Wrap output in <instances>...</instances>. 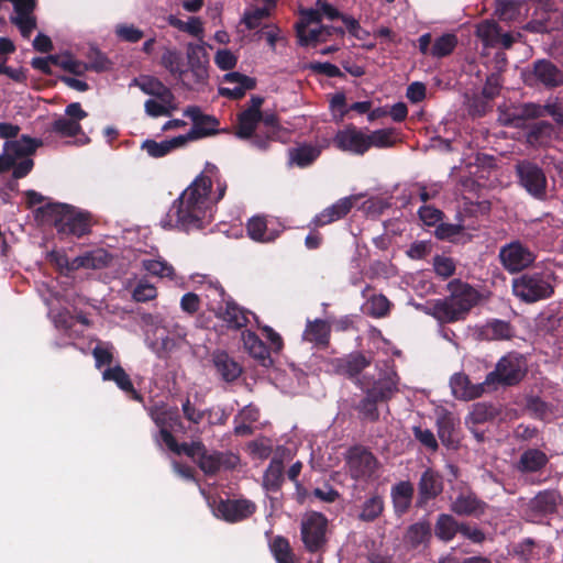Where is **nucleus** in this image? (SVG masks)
I'll list each match as a JSON object with an SVG mask.
<instances>
[{
	"label": "nucleus",
	"mask_w": 563,
	"mask_h": 563,
	"mask_svg": "<svg viewBox=\"0 0 563 563\" xmlns=\"http://www.w3.org/2000/svg\"><path fill=\"white\" fill-rule=\"evenodd\" d=\"M156 297V287L145 279H140L132 292V298L136 302H147Z\"/></svg>",
	"instance_id": "0e129e2a"
},
{
	"label": "nucleus",
	"mask_w": 563,
	"mask_h": 563,
	"mask_svg": "<svg viewBox=\"0 0 563 563\" xmlns=\"http://www.w3.org/2000/svg\"><path fill=\"white\" fill-rule=\"evenodd\" d=\"M554 126L549 121L531 124L526 133V142L532 147H547L551 143Z\"/></svg>",
	"instance_id": "72a5a7b5"
},
{
	"label": "nucleus",
	"mask_w": 563,
	"mask_h": 563,
	"mask_svg": "<svg viewBox=\"0 0 563 563\" xmlns=\"http://www.w3.org/2000/svg\"><path fill=\"white\" fill-rule=\"evenodd\" d=\"M334 146L353 155L363 156L368 151L367 134L353 124L339 130L333 137Z\"/></svg>",
	"instance_id": "2eb2a0df"
},
{
	"label": "nucleus",
	"mask_w": 563,
	"mask_h": 563,
	"mask_svg": "<svg viewBox=\"0 0 563 563\" xmlns=\"http://www.w3.org/2000/svg\"><path fill=\"white\" fill-rule=\"evenodd\" d=\"M247 235L256 242L267 243L273 242L278 236V231H269L267 221L264 217H252L246 223Z\"/></svg>",
	"instance_id": "e433bc0d"
},
{
	"label": "nucleus",
	"mask_w": 563,
	"mask_h": 563,
	"mask_svg": "<svg viewBox=\"0 0 563 563\" xmlns=\"http://www.w3.org/2000/svg\"><path fill=\"white\" fill-rule=\"evenodd\" d=\"M178 109L176 99L173 101H159L158 99H147L144 103L145 113L152 118L169 117Z\"/></svg>",
	"instance_id": "8fccbe9b"
},
{
	"label": "nucleus",
	"mask_w": 563,
	"mask_h": 563,
	"mask_svg": "<svg viewBox=\"0 0 563 563\" xmlns=\"http://www.w3.org/2000/svg\"><path fill=\"white\" fill-rule=\"evenodd\" d=\"M307 68L313 74L324 75L329 78H344V74L341 69L329 62H311Z\"/></svg>",
	"instance_id": "69168bd1"
},
{
	"label": "nucleus",
	"mask_w": 563,
	"mask_h": 563,
	"mask_svg": "<svg viewBox=\"0 0 563 563\" xmlns=\"http://www.w3.org/2000/svg\"><path fill=\"white\" fill-rule=\"evenodd\" d=\"M443 477L433 468H427L418 482L417 508H424L443 492Z\"/></svg>",
	"instance_id": "f3484780"
},
{
	"label": "nucleus",
	"mask_w": 563,
	"mask_h": 563,
	"mask_svg": "<svg viewBox=\"0 0 563 563\" xmlns=\"http://www.w3.org/2000/svg\"><path fill=\"white\" fill-rule=\"evenodd\" d=\"M188 69L196 67H208V59L205 49L199 45L190 44L187 51Z\"/></svg>",
	"instance_id": "774afa93"
},
{
	"label": "nucleus",
	"mask_w": 563,
	"mask_h": 563,
	"mask_svg": "<svg viewBox=\"0 0 563 563\" xmlns=\"http://www.w3.org/2000/svg\"><path fill=\"white\" fill-rule=\"evenodd\" d=\"M523 77L529 87L542 86L551 90L563 86V70L545 58L534 60Z\"/></svg>",
	"instance_id": "9d476101"
},
{
	"label": "nucleus",
	"mask_w": 563,
	"mask_h": 563,
	"mask_svg": "<svg viewBox=\"0 0 563 563\" xmlns=\"http://www.w3.org/2000/svg\"><path fill=\"white\" fill-rule=\"evenodd\" d=\"M431 538L432 529L430 522L427 520H421L410 525L404 536L405 543L411 549L428 545Z\"/></svg>",
	"instance_id": "2f4dec72"
},
{
	"label": "nucleus",
	"mask_w": 563,
	"mask_h": 563,
	"mask_svg": "<svg viewBox=\"0 0 563 563\" xmlns=\"http://www.w3.org/2000/svg\"><path fill=\"white\" fill-rule=\"evenodd\" d=\"M112 256L104 250H98L76 257L71 263V268L100 269L109 266Z\"/></svg>",
	"instance_id": "4c0bfd02"
},
{
	"label": "nucleus",
	"mask_w": 563,
	"mask_h": 563,
	"mask_svg": "<svg viewBox=\"0 0 563 563\" xmlns=\"http://www.w3.org/2000/svg\"><path fill=\"white\" fill-rule=\"evenodd\" d=\"M269 550L277 563H292L294 554L289 541L283 536H276L269 542Z\"/></svg>",
	"instance_id": "de8ad7c7"
},
{
	"label": "nucleus",
	"mask_w": 563,
	"mask_h": 563,
	"mask_svg": "<svg viewBox=\"0 0 563 563\" xmlns=\"http://www.w3.org/2000/svg\"><path fill=\"white\" fill-rule=\"evenodd\" d=\"M501 29L495 21L485 20L476 27V35L483 41L485 46H496V38Z\"/></svg>",
	"instance_id": "864d4df0"
},
{
	"label": "nucleus",
	"mask_w": 563,
	"mask_h": 563,
	"mask_svg": "<svg viewBox=\"0 0 563 563\" xmlns=\"http://www.w3.org/2000/svg\"><path fill=\"white\" fill-rule=\"evenodd\" d=\"M283 128L276 113L262 112L258 131L253 137V146L260 151H267L271 142L279 139Z\"/></svg>",
	"instance_id": "a211bd4d"
},
{
	"label": "nucleus",
	"mask_w": 563,
	"mask_h": 563,
	"mask_svg": "<svg viewBox=\"0 0 563 563\" xmlns=\"http://www.w3.org/2000/svg\"><path fill=\"white\" fill-rule=\"evenodd\" d=\"M212 363L217 373L227 383L236 380L243 372L242 366L225 351H214L212 353Z\"/></svg>",
	"instance_id": "b1692460"
},
{
	"label": "nucleus",
	"mask_w": 563,
	"mask_h": 563,
	"mask_svg": "<svg viewBox=\"0 0 563 563\" xmlns=\"http://www.w3.org/2000/svg\"><path fill=\"white\" fill-rule=\"evenodd\" d=\"M167 22L170 26L192 36H201L203 33L202 22L197 16H190L188 21H183L175 15H169Z\"/></svg>",
	"instance_id": "3c124183"
},
{
	"label": "nucleus",
	"mask_w": 563,
	"mask_h": 563,
	"mask_svg": "<svg viewBox=\"0 0 563 563\" xmlns=\"http://www.w3.org/2000/svg\"><path fill=\"white\" fill-rule=\"evenodd\" d=\"M242 339L245 350L252 357L261 361L263 365L272 363L269 349L255 332L244 331Z\"/></svg>",
	"instance_id": "c9c22d12"
},
{
	"label": "nucleus",
	"mask_w": 563,
	"mask_h": 563,
	"mask_svg": "<svg viewBox=\"0 0 563 563\" xmlns=\"http://www.w3.org/2000/svg\"><path fill=\"white\" fill-rule=\"evenodd\" d=\"M497 413L498 412L493 405L478 402L474 405L473 410L470 413V420L475 424H481L494 420Z\"/></svg>",
	"instance_id": "052dcab7"
},
{
	"label": "nucleus",
	"mask_w": 563,
	"mask_h": 563,
	"mask_svg": "<svg viewBox=\"0 0 563 563\" xmlns=\"http://www.w3.org/2000/svg\"><path fill=\"white\" fill-rule=\"evenodd\" d=\"M394 130L380 129L367 134L368 150L372 147L385 148L394 145Z\"/></svg>",
	"instance_id": "bf43d9fd"
},
{
	"label": "nucleus",
	"mask_w": 563,
	"mask_h": 563,
	"mask_svg": "<svg viewBox=\"0 0 563 563\" xmlns=\"http://www.w3.org/2000/svg\"><path fill=\"white\" fill-rule=\"evenodd\" d=\"M102 379L114 382L121 390L130 395L131 399L143 400V396L134 388L130 376L121 365L106 368L102 372Z\"/></svg>",
	"instance_id": "c756f323"
},
{
	"label": "nucleus",
	"mask_w": 563,
	"mask_h": 563,
	"mask_svg": "<svg viewBox=\"0 0 563 563\" xmlns=\"http://www.w3.org/2000/svg\"><path fill=\"white\" fill-rule=\"evenodd\" d=\"M372 358L361 352H353L343 357L332 361L334 372L350 379L357 378L358 375L371 365Z\"/></svg>",
	"instance_id": "aec40b11"
},
{
	"label": "nucleus",
	"mask_w": 563,
	"mask_h": 563,
	"mask_svg": "<svg viewBox=\"0 0 563 563\" xmlns=\"http://www.w3.org/2000/svg\"><path fill=\"white\" fill-rule=\"evenodd\" d=\"M184 115L192 121L190 131L181 135L185 144L189 141H196L218 133L219 120L213 115L202 113L198 106H188L184 110Z\"/></svg>",
	"instance_id": "4468645a"
},
{
	"label": "nucleus",
	"mask_w": 563,
	"mask_h": 563,
	"mask_svg": "<svg viewBox=\"0 0 563 563\" xmlns=\"http://www.w3.org/2000/svg\"><path fill=\"white\" fill-rule=\"evenodd\" d=\"M390 301L384 295H374L366 305L367 314L373 318H384L390 311Z\"/></svg>",
	"instance_id": "4d7b16f0"
},
{
	"label": "nucleus",
	"mask_w": 563,
	"mask_h": 563,
	"mask_svg": "<svg viewBox=\"0 0 563 563\" xmlns=\"http://www.w3.org/2000/svg\"><path fill=\"white\" fill-rule=\"evenodd\" d=\"M256 511V505L249 499H221L216 514L228 522H239L250 518Z\"/></svg>",
	"instance_id": "dca6fc26"
},
{
	"label": "nucleus",
	"mask_w": 563,
	"mask_h": 563,
	"mask_svg": "<svg viewBox=\"0 0 563 563\" xmlns=\"http://www.w3.org/2000/svg\"><path fill=\"white\" fill-rule=\"evenodd\" d=\"M384 508L383 497L377 494L372 495L362 504L358 519L364 522H373L382 516Z\"/></svg>",
	"instance_id": "a18cd8bd"
},
{
	"label": "nucleus",
	"mask_w": 563,
	"mask_h": 563,
	"mask_svg": "<svg viewBox=\"0 0 563 563\" xmlns=\"http://www.w3.org/2000/svg\"><path fill=\"white\" fill-rule=\"evenodd\" d=\"M161 65L169 71L172 76L183 81L187 88L191 86L185 81L188 70L184 68V58L180 51L175 47H165L161 57Z\"/></svg>",
	"instance_id": "c85d7f7f"
},
{
	"label": "nucleus",
	"mask_w": 563,
	"mask_h": 563,
	"mask_svg": "<svg viewBox=\"0 0 563 563\" xmlns=\"http://www.w3.org/2000/svg\"><path fill=\"white\" fill-rule=\"evenodd\" d=\"M52 131L64 137H75L81 133L82 128L75 120L59 117L52 123Z\"/></svg>",
	"instance_id": "6e6d98bb"
},
{
	"label": "nucleus",
	"mask_w": 563,
	"mask_h": 563,
	"mask_svg": "<svg viewBox=\"0 0 563 563\" xmlns=\"http://www.w3.org/2000/svg\"><path fill=\"white\" fill-rule=\"evenodd\" d=\"M520 13V3L515 0H496L495 14L503 21H512Z\"/></svg>",
	"instance_id": "13d9d810"
},
{
	"label": "nucleus",
	"mask_w": 563,
	"mask_h": 563,
	"mask_svg": "<svg viewBox=\"0 0 563 563\" xmlns=\"http://www.w3.org/2000/svg\"><path fill=\"white\" fill-rule=\"evenodd\" d=\"M356 200V196H349L339 199L332 206L325 208L319 214H317L313 218L312 223L316 227H324L344 218L351 211Z\"/></svg>",
	"instance_id": "5701e85b"
},
{
	"label": "nucleus",
	"mask_w": 563,
	"mask_h": 563,
	"mask_svg": "<svg viewBox=\"0 0 563 563\" xmlns=\"http://www.w3.org/2000/svg\"><path fill=\"white\" fill-rule=\"evenodd\" d=\"M450 295L438 300L433 306L434 317L445 323L464 320L471 309L479 299V292L470 284L461 279H453L448 284Z\"/></svg>",
	"instance_id": "f03ea898"
},
{
	"label": "nucleus",
	"mask_w": 563,
	"mask_h": 563,
	"mask_svg": "<svg viewBox=\"0 0 563 563\" xmlns=\"http://www.w3.org/2000/svg\"><path fill=\"white\" fill-rule=\"evenodd\" d=\"M537 258L536 253L519 240L511 241L499 249L498 260L510 274L521 273Z\"/></svg>",
	"instance_id": "1a4fd4ad"
},
{
	"label": "nucleus",
	"mask_w": 563,
	"mask_h": 563,
	"mask_svg": "<svg viewBox=\"0 0 563 563\" xmlns=\"http://www.w3.org/2000/svg\"><path fill=\"white\" fill-rule=\"evenodd\" d=\"M207 290L219 298L217 303H209V310L212 311L216 318L221 320L229 330L238 331L249 324V316L252 312L240 306L229 296L218 280L208 282Z\"/></svg>",
	"instance_id": "423d86ee"
},
{
	"label": "nucleus",
	"mask_w": 563,
	"mask_h": 563,
	"mask_svg": "<svg viewBox=\"0 0 563 563\" xmlns=\"http://www.w3.org/2000/svg\"><path fill=\"white\" fill-rule=\"evenodd\" d=\"M528 373V362L523 354L511 351L499 358L495 369L487 374L485 384L501 386L518 385Z\"/></svg>",
	"instance_id": "0eeeda50"
},
{
	"label": "nucleus",
	"mask_w": 563,
	"mask_h": 563,
	"mask_svg": "<svg viewBox=\"0 0 563 563\" xmlns=\"http://www.w3.org/2000/svg\"><path fill=\"white\" fill-rule=\"evenodd\" d=\"M142 267L148 274L157 277H172L175 273L170 264L161 260H143Z\"/></svg>",
	"instance_id": "680f3d73"
},
{
	"label": "nucleus",
	"mask_w": 563,
	"mask_h": 563,
	"mask_svg": "<svg viewBox=\"0 0 563 563\" xmlns=\"http://www.w3.org/2000/svg\"><path fill=\"white\" fill-rule=\"evenodd\" d=\"M52 64L67 70L76 76H81L87 70V67L81 62L74 59L70 56L51 55Z\"/></svg>",
	"instance_id": "e2e57ef3"
},
{
	"label": "nucleus",
	"mask_w": 563,
	"mask_h": 563,
	"mask_svg": "<svg viewBox=\"0 0 563 563\" xmlns=\"http://www.w3.org/2000/svg\"><path fill=\"white\" fill-rule=\"evenodd\" d=\"M210 177L200 174L173 202L161 224L164 229L189 233L205 229L211 222Z\"/></svg>",
	"instance_id": "f257e3e1"
},
{
	"label": "nucleus",
	"mask_w": 563,
	"mask_h": 563,
	"mask_svg": "<svg viewBox=\"0 0 563 563\" xmlns=\"http://www.w3.org/2000/svg\"><path fill=\"white\" fill-rule=\"evenodd\" d=\"M488 505L474 492L460 493L451 503L450 509L457 516L481 518L487 510Z\"/></svg>",
	"instance_id": "6ab92c4d"
},
{
	"label": "nucleus",
	"mask_w": 563,
	"mask_h": 563,
	"mask_svg": "<svg viewBox=\"0 0 563 563\" xmlns=\"http://www.w3.org/2000/svg\"><path fill=\"white\" fill-rule=\"evenodd\" d=\"M457 44V38L454 34H443L439 36L430 51V55L437 58H442L450 55Z\"/></svg>",
	"instance_id": "603ef678"
},
{
	"label": "nucleus",
	"mask_w": 563,
	"mask_h": 563,
	"mask_svg": "<svg viewBox=\"0 0 563 563\" xmlns=\"http://www.w3.org/2000/svg\"><path fill=\"white\" fill-rule=\"evenodd\" d=\"M328 519L321 512H311L301 522V539L309 552H318L327 543Z\"/></svg>",
	"instance_id": "f8f14e48"
},
{
	"label": "nucleus",
	"mask_w": 563,
	"mask_h": 563,
	"mask_svg": "<svg viewBox=\"0 0 563 563\" xmlns=\"http://www.w3.org/2000/svg\"><path fill=\"white\" fill-rule=\"evenodd\" d=\"M346 465L352 478L368 481L378 468V460L364 446H353L349 450Z\"/></svg>",
	"instance_id": "ddd939ff"
},
{
	"label": "nucleus",
	"mask_w": 563,
	"mask_h": 563,
	"mask_svg": "<svg viewBox=\"0 0 563 563\" xmlns=\"http://www.w3.org/2000/svg\"><path fill=\"white\" fill-rule=\"evenodd\" d=\"M556 276L552 269L543 268L521 274L512 280V292L526 303H534L552 297Z\"/></svg>",
	"instance_id": "39448f33"
},
{
	"label": "nucleus",
	"mask_w": 563,
	"mask_h": 563,
	"mask_svg": "<svg viewBox=\"0 0 563 563\" xmlns=\"http://www.w3.org/2000/svg\"><path fill=\"white\" fill-rule=\"evenodd\" d=\"M562 501V495L556 489H544L539 492L528 504L529 509L541 516L556 512Z\"/></svg>",
	"instance_id": "393cba45"
},
{
	"label": "nucleus",
	"mask_w": 563,
	"mask_h": 563,
	"mask_svg": "<svg viewBox=\"0 0 563 563\" xmlns=\"http://www.w3.org/2000/svg\"><path fill=\"white\" fill-rule=\"evenodd\" d=\"M271 12L268 7H250L245 9L241 23L245 25L249 31L255 30L262 25V22L269 18Z\"/></svg>",
	"instance_id": "09e8293b"
},
{
	"label": "nucleus",
	"mask_w": 563,
	"mask_h": 563,
	"mask_svg": "<svg viewBox=\"0 0 563 563\" xmlns=\"http://www.w3.org/2000/svg\"><path fill=\"white\" fill-rule=\"evenodd\" d=\"M561 111L562 106L559 103H547L544 106H541L538 103L528 102L522 104L521 112L516 119H539L548 114L551 115L552 119L555 121Z\"/></svg>",
	"instance_id": "58836bf2"
},
{
	"label": "nucleus",
	"mask_w": 563,
	"mask_h": 563,
	"mask_svg": "<svg viewBox=\"0 0 563 563\" xmlns=\"http://www.w3.org/2000/svg\"><path fill=\"white\" fill-rule=\"evenodd\" d=\"M133 84L144 93L152 96L159 101H173L176 98L170 88L154 76H145L141 79H134Z\"/></svg>",
	"instance_id": "7c9ffc66"
},
{
	"label": "nucleus",
	"mask_w": 563,
	"mask_h": 563,
	"mask_svg": "<svg viewBox=\"0 0 563 563\" xmlns=\"http://www.w3.org/2000/svg\"><path fill=\"white\" fill-rule=\"evenodd\" d=\"M43 145V141L40 139L31 137L29 135H21L19 139L13 141H5L3 146V153L1 155H8L14 162L16 158L26 157L36 152V150Z\"/></svg>",
	"instance_id": "bb28decb"
},
{
	"label": "nucleus",
	"mask_w": 563,
	"mask_h": 563,
	"mask_svg": "<svg viewBox=\"0 0 563 563\" xmlns=\"http://www.w3.org/2000/svg\"><path fill=\"white\" fill-rule=\"evenodd\" d=\"M198 450L195 463L207 476H214L221 470L232 471L240 463L239 455L232 452L210 451L203 443Z\"/></svg>",
	"instance_id": "9b49d317"
},
{
	"label": "nucleus",
	"mask_w": 563,
	"mask_h": 563,
	"mask_svg": "<svg viewBox=\"0 0 563 563\" xmlns=\"http://www.w3.org/2000/svg\"><path fill=\"white\" fill-rule=\"evenodd\" d=\"M433 268L438 276L446 279L454 275L456 266L451 257L437 255L433 258Z\"/></svg>",
	"instance_id": "338daca9"
},
{
	"label": "nucleus",
	"mask_w": 563,
	"mask_h": 563,
	"mask_svg": "<svg viewBox=\"0 0 563 563\" xmlns=\"http://www.w3.org/2000/svg\"><path fill=\"white\" fill-rule=\"evenodd\" d=\"M328 30L329 29H322V25L312 29H309V26H297L296 35L298 38V43L300 46H316L318 43L325 42L323 33L327 32Z\"/></svg>",
	"instance_id": "49530a36"
},
{
	"label": "nucleus",
	"mask_w": 563,
	"mask_h": 563,
	"mask_svg": "<svg viewBox=\"0 0 563 563\" xmlns=\"http://www.w3.org/2000/svg\"><path fill=\"white\" fill-rule=\"evenodd\" d=\"M413 494L415 488L409 481H401L391 487V501L394 510L398 516H402L409 511Z\"/></svg>",
	"instance_id": "cd10ccee"
},
{
	"label": "nucleus",
	"mask_w": 563,
	"mask_h": 563,
	"mask_svg": "<svg viewBox=\"0 0 563 563\" xmlns=\"http://www.w3.org/2000/svg\"><path fill=\"white\" fill-rule=\"evenodd\" d=\"M36 213L51 219L60 235L82 238L91 231L90 213L70 205L49 202L37 208Z\"/></svg>",
	"instance_id": "7ed1b4c3"
},
{
	"label": "nucleus",
	"mask_w": 563,
	"mask_h": 563,
	"mask_svg": "<svg viewBox=\"0 0 563 563\" xmlns=\"http://www.w3.org/2000/svg\"><path fill=\"white\" fill-rule=\"evenodd\" d=\"M358 385L365 393V396L355 406L360 419L368 422L379 420L378 402H386L398 391L397 380L387 372L379 374V377L369 384L364 377L358 379Z\"/></svg>",
	"instance_id": "20e7f679"
},
{
	"label": "nucleus",
	"mask_w": 563,
	"mask_h": 563,
	"mask_svg": "<svg viewBox=\"0 0 563 563\" xmlns=\"http://www.w3.org/2000/svg\"><path fill=\"white\" fill-rule=\"evenodd\" d=\"M461 522H459L452 515L440 514L434 525L435 537L443 541L450 542L460 531Z\"/></svg>",
	"instance_id": "a19ab883"
},
{
	"label": "nucleus",
	"mask_w": 563,
	"mask_h": 563,
	"mask_svg": "<svg viewBox=\"0 0 563 563\" xmlns=\"http://www.w3.org/2000/svg\"><path fill=\"white\" fill-rule=\"evenodd\" d=\"M284 463L280 459L274 457L263 475V487L267 492H278L284 483Z\"/></svg>",
	"instance_id": "37998d69"
},
{
	"label": "nucleus",
	"mask_w": 563,
	"mask_h": 563,
	"mask_svg": "<svg viewBox=\"0 0 563 563\" xmlns=\"http://www.w3.org/2000/svg\"><path fill=\"white\" fill-rule=\"evenodd\" d=\"M262 117L252 114L250 111H242L238 114L235 136L240 140H250L253 145V137L258 131Z\"/></svg>",
	"instance_id": "ea45409f"
},
{
	"label": "nucleus",
	"mask_w": 563,
	"mask_h": 563,
	"mask_svg": "<svg viewBox=\"0 0 563 563\" xmlns=\"http://www.w3.org/2000/svg\"><path fill=\"white\" fill-rule=\"evenodd\" d=\"M518 184L534 199L547 197L548 179L542 167L529 159L519 161L515 166Z\"/></svg>",
	"instance_id": "6e6552de"
},
{
	"label": "nucleus",
	"mask_w": 563,
	"mask_h": 563,
	"mask_svg": "<svg viewBox=\"0 0 563 563\" xmlns=\"http://www.w3.org/2000/svg\"><path fill=\"white\" fill-rule=\"evenodd\" d=\"M485 382L482 384H473L468 376L463 373L454 374L450 380L453 395L464 400L481 397L485 390Z\"/></svg>",
	"instance_id": "a878e982"
},
{
	"label": "nucleus",
	"mask_w": 563,
	"mask_h": 563,
	"mask_svg": "<svg viewBox=\"0 0 563 563\" xmlns=\"http://www.w3.org/2000/svg\"><path fill=\"white\" fill-rule=\"evenodd\" d=\"M225 82L235 84V87H219V95L230 100H240L245 96L247 90H253L256 87V79L243 75L239 71H231L223 76Z\"/></svg>",
	"instance_id": "412c9836"
},
{
	"label": "nucleus",
	"mask_w": 563,
	"mask_h": 563,
	"mask_svg": "<svg viewBox=\"0 0 563 563\" xmlns=\"http://www.w3.org/2000/svg\"><path fill=\"white\" fill-rule=\"evenodd\" d=\"M321 151L318 146L311 144H301L289 150V161L291 164L306 168L314 163L320 156Z\"/></svg>",
	"instance_id": "79ce46f5"
},
{
	"label": "nucleus",
	"mask_w": 563,
	"mask_h": 563,
	"mask_svg": "<svg viewBox=\"0 0 563 563\" xmlns=\"http://www.w3.org/2000/svg\"><path fill=\"white\" fill-rule=\"evenodd\" d=\"M485 334L492 340H508L512 336V328L508 321L494 319L485 327Z\"/></svg>",
	"instance_id": "5fc2aeb1"
},
{
	"label": "nucleus",
	"mask_w": 563,
	"mask_h": 563,
	"mask_svg": "<svg viewBox=\"0 0 563 563\" xmlns=\"http://www.w3.org/2000/svg\"><path fill=\"white\" fill-rule=\"evenodd\" d=\"M152 419L159 430L177 431L183 429V422L177 408H168L152 412Z\"/></svg>",
	"instance_id": "c03bdc74"
},
{
	"label": "nucleus",
	"mask_w": 563,
	"mask_h": 563,
	"mask_svg": "<svg viewBox=\"0 0 563 563\" xmlns=\"http://www.w3.org/2000/svg\"><path fill=\"white\" fill-rule=\"evenodd\" d=\"M331 325L327 320H307L302 333V340L313 344L317 349L324 350L330 345Z\"/></svg>",
	"instance_id": "4be33fe9"
},
{
	"label": "nucleus",
	"mask_w": 563,
	"mask_h": 563,
	"mask_svg": "<svg viewBox=\"0 0 563 563\" xmlns=\"http://www.w3.org/2000/svg\"><path fill=\"white\" fill-rule=\"evenodd\" d=\"M549 463L548 455L539 449L523 451L517 463L520 473H537L543 470Z\"/></svg>",
	"instance_id": "473e14b6"
},
{
	"label": "nucleus",
	"mask_w": 563,
	"mask_h": 563,
	"mask_svg": "<svg viewBox=\"0 0 563 563\" xmlns=\"http://www.w3.org/2000/svg\"><path fill=\"white\" fill-rule=\"evenodd\" d=\"M186 145L181 135L175 136L170 140H164L162 142H156L154 140H145L141 148L146 151V153L154 158H161L169 154L173 150L179 148Z\"/></svg>",
	"instance_id": "f704fd0d"
}]
</instances>
